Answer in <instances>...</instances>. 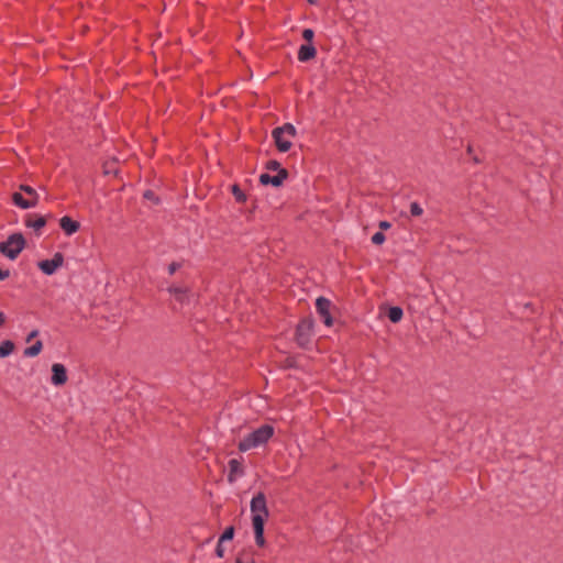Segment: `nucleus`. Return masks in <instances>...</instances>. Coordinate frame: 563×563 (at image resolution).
<instances>
[{"mask_svg": "<svg viewBox=\"0 0 563 563\" xmlns=\"http://www.w3.org/2000/svg\"><path fill=\"white\" fill-rule=\"evenodd\" d=\"M59 225H60L62 230L64 231V233L68 236L76 233L80 228L79 222L73 220L70 217H67V216L60 218Z\"/></svg>", "mask_w": 563, "mask_h": 563, "instance_id": "11", "label": "nucleus"}, {"mask_svg": "<svg viewBox=\"0 0 563 563\" xmlns=\"http://www.w3.org/2000/svg\"><path fill=\"white\" fill-rule=\"evenodd\" d=\"M273 434L274 428L269 424H263L241 439L238 448L241 452H246L252 449L260 448L266 444Z\"/></svg>", "mask_w": 563, "mask_h": 563, "instance_id": "2", "label": "nucleus"}, {"mask_svg": "<svg viewBox=\"0 0 563 563\" xmlns=\"http://www.w3.org/2000/svg\"><path fill=\"white\" fill-rule=\"evenodd\" d=\"M232 194L236 201L244 202L246 200L245 194L241 190V188L238 185L232 186Z\"/></svg>", "mask_w": 563, "mask_h": 563, "instance_id": "20", "label": "nucleus"}, {"mask_svg": "<svg viewBox=\"0 0 563 563\" xmlns=\"http://www.w3.org/2000/svg\"><path fill=\"white\" fill-rule=\"evenodd\" d=\"M4 321H5V317H4L3 312L0 311V327L3 325Z\"/></svg>", "mask_w": 563, "mask_h": 563, "instance_id": "33", "label": "nucleus"}, {"mask_svg": "<svg viewBox=\"0 0 563 563\" xmlns=\"http://www.w3.org/2000/svg\"><path fill=\"white\" fill-rule=\"evenodd\" d=\"M388 319L394 322V323H397L401 320L402 316H404V311L400 307H390L388 309Z\"/></svg>", "mask_w": 563, "mask_h": 563, "instance_id": "17", "label": "nucleus"}, {"mask_svg": "<svg viewBox=\"0 0 563 563\" xmlns=\"http://www.w3.org/2000/svg\"><path fill=\"white\" fill-rule=\"evenodd\" d=\"M385 240H386V236L383 232H376L372 236V242L376 245L383 244L385 242Z\"/></svg>", "mask_w": 563, "mask_h": 563, "instance_id": "23", "label": "nucleus"}, {"mask_svg": "<svg viewBox=\"0 0 563 563\" xmlns=\"http://www.w3.org/2000/svg\"><path fill=\"white\" fill-rule=\"evenodd\" d=\"M250 509L252 514V526L255 534V543L258 547H264V523L269 516L266 496L264 493L260 492L253 496L250 504Z\"/></svg>", "mask_w": 563, "mask_h": 563, "instance_id": "1", "label": "nucleus"}, {"mask_svg": "<svg viewBox=\"0 0 563 563\" xmlns=\"http://www.w3.org/2000/svg\"><path fill=\"white\" fill-rule=\"evenodd\" d=\"M38 335V331L37 330H33L26 338V341L30 342L33 338L37 336Z\"/></svg>", "mask_w": 563, "mask_h": 563, "instance_id": "30", "label": "nucleus"}, {"mask_svg": "<svg viewBox=\"0 0 563 563\" xmlns=\"http://www.w3.org/2000/svg\"><path fill=\"white\" fill-rule=\"evenodd\" d=\"M287 178L286 169H279L276 175L262 174L260 176V181L262 185H272L274 187H278L283 184V181Z\"/></svg>", "mask_w": 563, "mask_h": 563, "instance_id": "8", "label": "nucleus"}, {"mask_svg": "<svg viewBox=\"0 0 563 563\" xmlns=\"http://www.w3.org/2000/svg\"><path fill=\"white\" fill-rule=\"evenodd\" d=\"M13 203L21 209H31L36 207L35 199H25L20 192L12 195Z\"/></svg>", "mask_w": 563, "mask_h": 563, "instance_id": "13", "label": "nucleus"}, {"mask_svg": "<svg viewBox=\"0 0 563 563\" xmlns=\"http://www.w3.org/2000/svg\"><path fill=\"white\" fill-rule=\"evenodd\" d=\"M169 292L174 299L180 303H185L188 300V291L186 288L173 286L169 288Z\"/></svg>", "mask_w": 563, "mask_h": 563, "instance_id": "14", "label": "nucleus"}, {"mask_svg": "<svg viewBox=\"0 0 563 563\" xmlns=\"http://www.w3.org/2000/svg\"><path fill=\"white\" fill-rule=\"evenodd\" d=\"M330 307H331V301L328 300L327 298L324 297H319L317 300H316V309H317V312L320 314V317L322 318L323 320V323L327 325V327H331L332 323H333V319L330 314Z\"/></svg>", "mask_w": 563, "mask_h": 563, "instance_id": "7", "label": "nucleus"}, {"mask_svg": "<svg viewBox=\"0 0 563 563\" xmlns=\"http://www.w3.org/2000/svg\"><path fill=\"white\" fill-rule=\"evenodd\" d=\"M45 224H46V220L44 217H36V219H34V220L27 219L25 221V225L35 231H40L41 229H43L45 227Z\"/></svg>", "mask_w": 563, "mask_h": 563, "instance_id": "16", "label": "nucleus"}, {"mask_svg": "<svg viewBox=\"0 0 563 563\" xmlns=\"http://www.w3.org/2000/svg\"><path fill=\"white\" fill-rule=\"evenodd\" d=\"M313 332V321L310 318L303 319L299 322L296 331V336L299 345L307 346Z\"/></svg>", "mask_w": 563, "mask_h": 563, "instance_id": "5", "label": "nucleus"}, {"mask_svg": "<svg viewBox=\"0 0 563 563\" xmlns=\"http://www.w3.org/2000/svg\"><path fill=\"white\" fill-rule=\"evenodd\" d=\"M267 167L269 169H273V170H277L279 172L280 168V164L277 162V161H271L268 164H267Z\"/></svg>", "mask_w": 563, "mask_h": 563, "instance_id": "25", "label": "nucleus"}, {"mask_svg": "<svg viewBox=\"0 0 563 563\" xmlns=\"http://www.w3.org/2000/svg\"><path fill=\"white\" fill-rule=\"evenodd\" d=\"M52 384L55 386L64 385L67 380V372L63 364L55 363L52 366Z\"/></svg>", "mask_w": 563, "mask_h": 563, "instance_id": "9", "label": "nucleus"}, {"mask_svg": "<svg viewBox=\"0 0 563 563\" xmlns=\"http://www.w3.org/2000/svg\"><path fill=\"white\" fill-rule=\"evenodd\" d=\"M20 189L23 192H25L30 197V199H35L36 205L38 203L40 196H38L37 191L33 187H31L29 185H21Z\"/></svg>", "mask_w": 563, "mask_h": 563, "instance_id": "19", "label": "nucleus"}, {"mask_svg": "<svg viewBox=\"0 0 563 563\" xmlns=\"http://www.w3.org/2000/svg\"><path fill=\"white\" fill-rule=\"evenodd\" d=\"M43 349L42 341H36L33 345L26 347L23 352L25 357H34L37 356Z\"/></svg>", "mask_w": 563, "mask_h": 563, "instance_id": "15", "label": "nucleus"}, {"mask_svg": "<svg viewBox=\"0 0 563 563\" xmlns=\"http://www.w3.org/2000/svg\"><path fill=\"white\" fill-rule=\"evenodd\" d=\"M25 247V239L21 233L11 234L0 243V252L11 261H14Z\"/></svg>", "mask_w": 563, "mask_h": 563, "instance_id": "3", "label": "nucleus"}, {"mask_svg": "<svg viewBox=\"0 0 563 563\" xmlns=\"http://www.w3.org/2000/svg\"><path fill=\"white\" fill-rule=\"evenodd\" d=\"M410 213L413 217H420L423 213L422 207L418 202L410 203Z\"/></svg>", "mask_w": 563, "mask_h": 563, "instance_id": "22", "label": "nucleus"}, {"mask_svg": "<svg viewBox=\"0 0 563 563\" xmlns=\"http://www.w3.org/2000/svg\"><path fill=\"white\" fill-rule=\"evenodd\" d=\"M144 197L147 198V199H153L154 198V194L152 191H146L144 194Z\"/></svg>", "mask_w": 563, "mask_h": 563, "instance_id": "32", "label": "nucleus"}, {"mask_svg": "<svg viewBox=\"0 0 563 563\" xmlns=\"http://www.w3.org/2000/svg\"><path fill=\"white\" fill-rule=\"evenodd\" d=\"M64 263V256L62 253L57 252L53 255L51 260H44L38 262V268L45 275H53Z\"/></svg>", "mask_w": 563, "mask_h": 563, "instance_id": "6", "label": "nucleus"}, {"mask_svg": "<svg viewBox=\"0 0 563 563\" xmlns=\"http://www.w3.org/2000/svg\"><path fill=\"white\" fill-rule=\"evenodd\" d=\"M228 466H229L228 481L231 484L244 475L242 463L239 460H236V459L230 460L228 463Z\"/></svg>", "mask_w": 563, "mask_h": 563, "instance_id": "10", "label": "nucleus"}, {"mask_svg": "<svg viewBox=\"0 0 563 563\" xmlns=\"http://www.w3.org/2000/svg\"><path fill=\"white\" fill-rule=\"evenodd\" d=\"M379 228H380L382 230H387V229H389V228H390V223H389V222H387V221H380V222H379Z\"/></svg>", "mask_w": 563, "mask_h": 563, "instance_id": "29", "label": "nucleus"}, {"mask_svg": "<svg viewBox=\"0 0 563 563\" xmlns=\"http://www.w3.org/2000/svg\"><path fill=\"white\" fill-rule=\"evenodd\" d=\"M179 267H180V264H178V263H175V262H174V263L169 264V266H168V273H169L170 275H173V274H175V273H176V271H177Z\"/></svg>", "mask_w": 563, "mask_h": 563, "instance_id": "27", "label": "nucleus"}, {"mask_svg": "<svg viewBox=\"0 0 563 563\" xmlns=\"http://www.w3.org/2000/svg\"><path fill=\"white\" fill-rule=\"evenodd\" d=\"M10 276V272L8 269L0 268V280H4Z\"/></svg>", "mask_w": 563, "mask_h": 563, "instance_id": "28", "label": "nucleus"}, {"mask_svg": "<svg viewBox=\"0 0 563 563\" xmlns=\"http://www.w3.org/2000/svg\"><path fill=\"white\" fill-rule=\"evenodd\" d=\"M14 350V344L10 340H5L0 344V357L9 356Z\"/></svg>", "mask_w": 563, "mask_h": 563, "instance_id": "18", "label": "nucleus"}, {"mask_svg": "<svg viewBox=\"0 0 563 563\" xmlns=\"http://www.w3.org/2000/svg\"><path fill=\"white\" fill-rule=\"evenodd\" d=\"M235 563H255L254 560L252 559H249V560H242L240 558L236 559Z\"/></svg>", "mask_w": 563, "mask_h": 563, "instance_id": "31", "label": "nucleus"}, {"mask_svg": "<svg viewBox=\"0 0 563 563\" xmlns=\"http://www.w3.org/2000/svg\"><path fill=\"white\" fill-rule=\"evenodd\" d=\"M295 135L296 128L291 123H285L283 126L276 128L273 131V137L278 151L283 153L289 151Z\"/></svg>", "mask_w": 563, "mask_h": 563, "instance_id": "4", "label": "nucleus"}, {"mask_svg": "<svg viewBox=\"0 0 563 563\" xmlns=\"http://www.w3.org/2000/svg\"><path fill=\"white\" fill-rule=\"evenodd\" d=\"M216 554L218 558H223L224 556V549L222 547V543H220V541H218V544H217V548H216Z\"/></svg>", "mask_w": 563, "mask_h": 563, "instance_id": "26", "label": "nucleus"}, {"mask_svg": "<svg viewBox=\"0 0 563 563\" xmlns=\"http://www.w3.org/2000/svg\"><path fill=\"white\" fill-rule=\"evenodd\" d=\"M317 54L316 47L311 44H302L298 51V59L300 62H308L312 59Z\"/></svg>", "mask_w": 563, "mask_h": 563, "instance_id": "12", "label": "nucleus"}, {"mask_svg": "<svg viewBox=\"0 0 563 563\" xmlns=\"http://www.w3.org/2000/svg\"><path fill=\"white\" fill-rule=\"evenodd\" d=\"M313 36H314V32H313V30H311V29H305V30L302 31V37H303V40H305V41H307L308 43H311V42H312Z\"/></svg>", "mask_w": 563, "mask_h": 563, "instance_id": "24", "label": "nucleus"}, {"mask_svg": "<svg viewBox=\"0 0 563 563\" xmlns=\"http://www.w3.org/2000/svg\"><path fill=\"white\" fill-rule=\"evenodd\" d=\"M234 537V528L228 527L219 538L220 543L232 540Z\"/></svg>", "mask_w": 563, "mask_h": 563, "instance_id": "21", "label": "nucleus"}, {"mask_svg": "<svg viewBox=\"0 0 563 563\" xmlns=\"http://www.w3.org/2000/svg\"><path fill=\"white\" fill-rule=\"evenodd\" d=\"M310 4L317 3V0H307Z\"/></svg>", "mask_w": 563, "mask_h": 563, "instance_id": "34", "label": "nucleus"}]
</instances>
